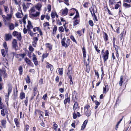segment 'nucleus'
Returning a JSON list of instances; mask_svg holds the SVG:
<instances>
[{
  "label": "nucleus",
  "mask_w": 131,
  "mask_h": 131,
  "mask_svg": "<svg viewBox=\"0 0 131 131\" xmlns=\"http://www.w3.org/2000/svg\"><path fill=\"white\" fill-rule=\"evenodd\" d=\"M35 10L34 7H32L30 9L29 14V16L30 18H32L34 17H37L39 16L40 13L38 12H37L35 14H32V13L35 12Z\"/></svg>",
  "instance_id": "1"
},
{
  "label": "nucleus",
  "mask_w": 131,
  "mask_h": 131,
  "mask_svg": "<svg viewBox=\"0 0 131 131\" xmlns=\"http://www.w3.org/2000/svg\"><path fill=\"white\" fill-rule=\"evenodd\" d=\"M84 109L86 115L87 116H90L91 114L90 106L89 105H86L84 107Z\"/></svg>",
  "instance_id": "2"
},
{
  "label": "nucleus",
  "mask_w": 131,
  "mask_h": 131,
  "mask_svg": "<svg viewBox=\"0 0 131 131\" xmlns=\"http://www.w3.org/2000/svg\"><path fill=\"white\" fill-rule=\"evenodd\" d=\"M66 40V38L64 37L61 40V43L62 46L66 47L70 45V39H67L66 43L65 42Z\"/></svg>",
  "instance_id": "3"
},
{
  "label": "nucleus",
  "mask_w": 131,
  "mask_h": 131,
  "mask_svg": "<svg viewBox=\"0 0 131 131\" xmlns=\"http://www.w3.org/2000/svg\"><path fill=\"white\" fill-rule=\"evenodd\" d=\"M72 69L73 68L72 66L70 64H69L68 68V72L67 73V74L68 75L70 80L72 79V77L71 75H70L69 73L70 72H71V74L72 73Z\"/></svg>",
  "instance_id": "4"
},
{
  "label": "nucleus",
  "mask_w": 131,
  "mask_h": 131,
  "mask_svg": "<svg viewBox=\"0 0 131 131\" xmlns=\"http://www.w3.org/2000/svg\"><path fill=\"white\" fill-rule=\"evenodd\" d=\"M109 52L108 50L105 51V52L103 54V57L104 61H106L108 58Z\"/></svg>",
  "instance_id": "5"
},
{
  "label": "nucleus",
  "mask_w": 131,
  "mask_h": 131,
  "mask_svg": "<svg viewBox=\"0 0 131 131\" xmlns=\"http://www.w3.org/2000/svg\"><path fill=\"white\" fill-rule=\"evenodd\" d=\"M8 94L7 95V97L8 98L9 94L12 92V87L11 84H8Z\"/></svg>",
  "instance_id": "6"
},
{
  "label": "nucleus",
  "mask_w": 131,
  "mask_h": 131,
  "mask_svg": "<svg viewBox=\"0 0 131 131\" xmlns=\"http://www.w3.org/2000/svg\"><path fill=\"white\" fill-rule=\"evenodd\" d=\"M12 37L11 34H6L5 36V40L6 41H9L11 40Z\"/></svg>",
  "instance_id": "7"
},
{
  "label": "nucleus",
  "mask_w": 131,
  "mask_h": 131,
  "mask_svg": "<svg viewBox=\"0 0 131 131\" xmlns=\"http://www.w3.org/2000/svg\"><path fill=\"white\" fill-rule=\"evenodd\" d=\"M12 46L13 48L16 49V47H17L16 40L15 39H14L12 42Z\"/></svg>",
  "instance_id": "8"
},
{
  "label": "nucleus",
  "mask_w": 131,
  "mask_h": 131,
  "mask_svg": "<svg viewBox=\"0 0 131 131\" xmlns=\"http://www.w3.org/2000/svg\"><path fill=\"white\" fill-rule=\"evenodd\" d=\"M32 60L35 65L37 66L38 64V62L36 56L34 55L33 56Z\"/></svg>",
  "instance_id": "9"
},
{
  "label": "nucleus",
  "mask_w": 131,
  "mask_h": 131,
  "mask_svg": "<svg viewBox=\"0 0 131 131\" xmlns=\"http://www.w3.org/2000/svg\"><path fill=\"white\" fill-rule=\"evenodd\" d=\"M89 9L91 14L92 15L93 17V20H95L96 21H98V19L95 13H92V11L91 10L90 8Z\"/></svg>",
  "instance_id": "10"
},
{
  "label": "nucleus",
  "mask_w": 131,
  "mask_h": 131,
  "mask_svg": "<svg viewBox=\"0 0 131 131\" xmlns=\"http://www.w3.org/2000/svg\"><path fill=\"white\" fill-rule=\"evenodd\" d=\"M108 85H106L104 86L103 88V94H106L107 92L108 91V89H107V88H108Z\"/></svg>",
  "instance_id": "11"
},
{
  "label": "nucleus",
  "mask_w": 131,
  "mask_h": 131,
  "mask_svg": "<svg viewBox=\"0 0 131 131\" xmlns=\"http://www.w3.org/2000/svg\"><path fill=\"white\" fill-rule=\"evenodd\" d=\"M78 107V104L77 102H75L73 106V110L74 112L77 111V110Z\"/></svg>",
  "instance_id": "12"
},
{
  "label": "nucleus",
  "mask_w": 131,
  "mask_h": 131,
  "mask_svg": "<svg viewBox=\"0 0 131 131\" xmlns=\"http://www.w3.org/2000/svg\"><path fill=\"white\" fill-rule=\"evenodd\" d=\"M28 25H27L28 29L29 28H30V29L33 28V27L32 25L31 22L29 21H28Z\"/></svg>",
  "instance_id": "13"
},
{
  "label": "nucleus",
  "mask_w": 131,
  "mask_h": 131,
  "mask_svg": "<svg viewBox=\"0 0 131 131\" xmlns=\"http://www.w3.org/2000/svg\"><path fill=\"white\" fill-rule=\"evenodd\" d=\"M68 11V9L66 8L63 10L62 13V14L63 15H66L67 14Z\"/></svg>",
  "instance_id": "14"
},
{
  "label": "nucleus",
  "mask_w": 131,
  "mask_h": 131,
  "mask_svg": "<svg viewBox=\"0 0 131 131\" xmlns=\"http://www.w3.org/2000/svg\"><path fill=\"white\" fill-rule=\"evenodd\" d=\"M70 97L66 98L64 101V103L65 104H66L67 103H69L70 102Z\"/></svg>",
  "instance_id": "15"
},
{
  "label": "nucleus",
  "mask_w": 131,
  "mask_h": 131,
  "mask_svg": "<svg viewBox=\"0 0 131 131\" xmlns=\"http://www.w3.org/2000/svg\"><path fill=\"white\" fill-rule=\"evenodd\" d=\"M104 35L103 36V38L104 40L106 41H107L108 40V36L107 34L105 32H104Z\"/></svg>",
  "instance_id": "16"
},
{
  "label": "nucleus",
  "mask_w": 131,
  "mask_h": 131,
  "mask_svg": "<svg viewBox=\"0 0 131 131\" xmlns=\"http://www.w3.org/2000/svg\"><path fill=\"white\" fill-rule=\"evenodd\" d=\"M28 30V33L31 36H33L34 34H36V33H33L32 31L31 30V29H30V28H29Z\"/></svg>",
  "instance_id": "17"
},
{
  "label": "nucleus",
  "mask_w": 131,
  "mask_h": 131,
  "mask_svg": "<svg viewBox=\"0 0 131 131\" xmlns=\"http://www.w3.org/2000/svg\"><path fill=\"white\" fill-rule=\"evenodd\" d=\"M9 29L10 30H13L15 28L14 25L13 23H10L9 25Z\"/></svg>",
  "instance_id": "18"
},
{
  "label": "nucleus",
  "mask_w": 131,
  "mask_h": 131,
  "mask_svg": "<svg viewBox=\"0 0 131 131\" xmlns=\"http://www.w3.org/2000/svg\"><path fill=\"white\" fill-rule=\"evenodd\" d=\"M14 122L16 126L19 127V123L18 122L17 118H15L14 119Z\"/></svg>",
  "instance_id": "19"
},
{
  "label": "nucleus",
  "mask_w": 131,
  "mask_h": 131,
  "mask_svg": "<svg viewBox=\"0 0 131 131\" xmlns=\"http://www.w3.org/2000/svg\"><path fill=\"white\" fill-rule=\"evenodd\" d=\"M21 13H20L19 12H17L16 14V16L17 18H20L21 17V14H23V13L21 11Z\"/></svg>",
  "instance_id": "20"
},
{
  "label": "nucleus",
  "mask_w": 131,
  "mask_h": 131,
  "mask_svg": "<svg viewBox=\"0 0 131 131\" xmlns=\"http://www.w3.org/2000/svg\"><path fill=\"white\" fill-rule=\"evenodd\" d=\"M25 93L23 92H21L20 94V99H23L25 97Z\"/></svg>",
  "instance_id": "21"
},
{
  "label": "nucleus",
  "mask_w": 131,
  "mask_h": 131,
  "mask_svg": "<svg viewBox=\"0 0 131 131\" xmlns=\"http://www.w3.org/2000/svg\"><path fill=\"white\" fill-rule=\"evenodd\" d=\"M123 76L121 75L120 77V80L119 82V85L120 86H121L122 85V84L123 82Z\"/></svg>",
  "instance_id": "22"
},
{
  "label": "nucleus",
  "mask_w": 131,
  "mask_h": 131,
  "mask_svg": "<svg viewBox=\"0 0 131 131\" xmlns=\"http://www.w3.org/2000/svg\"><path fill=\"white\" fill-rule=\"evenodd\" d=\"M1 124L2 126L4 128L6 127V121L5 120H2L1 122Z\"/></svg>",
  "instance_id": "23"
},
{
  "label": "nucleus",
  "mask_w": 131,
  "mask_h": 131,
  "mask_svg": "<svg viewBox=\"0 0 131 131\" xmlns=\"http://www.w3.org/2000/svg\"><path fill=\"white\" fill-rule=\"evenodd\" d=\"M2 73L4 75V77L5 78H6L7 77V74L6 73L5 70H2L1 71Z\"/></svg>",
  "instance_id": "24"
},
{
  "label": "nucleus",
  "mask_w": 131,
  "mask_h": 131,
  "mask_svg": "<svg viewBox=\"0 0 131 131\" xmlns=\"http://www.w3.org/2000/svg\"><path fill=\"white\" fill-rule=\"evenodd\" d=\"M7 109H2L1 111V115L3 116H5V115L4 113V111H5V112L6 113H7L6 112L7 111Z\"/></svg>",
  "instance_id": "25"
},
{
  "label": "nucleus",
  "mask_w": 131,
  "mask_h": 131,
  "mask_svg": "<svg viewBox=\"0 0 131 131\" xmlns=\"http://www.w3.org/2000/svg\"><path fill=\"white\" fill-rule=\"evenodd\" d=\"M25 61L27 63L29 64H30L31 63L30 60H29L27 58H26L25 59Z\"/></svg>",
  "instance_id": "26"
},
{
  "label": "nucleus",
  "mask_w": 131,
  "mask_h": 131,
  "mask_svg": "<svg viewBox=\"0 0 131 131\" xmlns=\"http://www.w3.org/2000/svg\"><path fill=\"white\" fill-rule=\"evenodd\" d=\"M18 70L19 72V74L21 75L23 73V68L21 66H20L19 67Z\"/></svg>",
  "instance_id": "27"
},
{
  "label": "nucleus",
  "mask_w": 131,
  "mask_h": 131,
  "mask_svg": "<svg viewBox=\"0 0 131 131\" xmlns=\"http://www.w3.org/2000/svg\"><path fill=\"white\" fill-rule=\"evenodd\" d=\"M3 6L5 12L6 13H8L9 10L8 8V7L5 6L4 5Z\"/></svg>",
  "instance_id": "28"
},
{
  "label": "nucleus",
  "mask_w": 131,
  "mask_h": 131,
  "mask_svg": "<svg viewBox=\"0 0 131 131\" xmlns=\"http://www.w3.org/2000/svg\"><path fill=\"white\" fill-rule=\"evenodd\" d=\"M7 16L6 17V20H10L11 18L12 15L11 14H7Z\"/></svg>",
  "instance_id": "29"
},
{
  "label": "nucleus",
  "mask_w": 131,
  "mask_h": 131,
  "mask_svg": "<svg viewBox=\"0 0 131 131\" xmlns=\"http://www.w3.org/2000/svg\"><path fill=\"white\" fill-rule=\"evenodd\" d=\"M19 32L16 31H15L13 32L12 35L14 36H16L18 35Z\"/></svg>",
  "instance_id": "30"
},
{
  "label": "nucleus",
  "mask_w": 131,
  "mask_h": 131,
  "mask_svg": "<svg viewBox=\"0 0 131 131\" xmlns=\"http://www.w3.org/2000/svg\"><path fill=\"white\" fill-rule=\"evenodd\" d=\"M17 36V39L20 41L22 38L21 33L20 32Z\"/></svg>",
  "instance_id": "31"
},
{
  "label": "nucleus",
  "mask_w": 131,
  "mask_h": 131,
  "mask_svg": "<svg viewBox=\"0 0 131 131\" xmlns=\"http://www.w3.org/2000/svg\"><path fill=\"white\" fill-rule=\"evenodd\" d=\"M26 82L28 83L29 84L30 83V79L29 77L28 76H27V78L26 79Z\"/></svg>",
  "instance_id": "32"
},
{
  "label": "nucleus",
  "mask_w": 131,
  "mask_h": 131,
  "mask_svg": "<svg viewBox=\"0 0 131 131\" xmlns=\"http://www.w3.org/2000/svg\"><path fill=\"white\" fill-rule=\"evenodd\" d=\"M2 99L0 97V109H2L3 108V105L1 102Z\"/></svg>",
  "instance_id": "33"
},
{
  "label": "nucleus",
  "mask_w": 131,
  "mask_h": 131,
  "mask_svg": "<svg viewBox=\"0 0 131 131\" xmlns=\"http://www.w3.org/2000/svg\"><path fill=\"white\" fill-rule=\"evenodd\" d=\"M33 43L36 44L38 40V38L36 37H34L33 38Z\"/></svg>",
  "instance_id": "34"
},
{
  "label": "nucleus",
  "mask_w": 131,
  "mask_h": 131,
  "mask_svg": "<svg viewBox=\"0 0 131 131\" xmlns=\"http://www.w3.org/2000/svg\"><path fill=\"white\" fill-rule=\"evenodd\" d=\"M123 6L127 8H129L131 7V6L130 4H128L127 3H124L123 4Z\"/></svg>",
  "instance_id": "35"
},
{
  "label": "nucleus",
  "mask_w": 131,
  "mask_h": 131,
  "mask_svg": "<svg viewBox=\"0 0 131 131\" xmlns=\"http://www.w3.org/2000/svg\"><path fill=\"white\" fill-rule=\"evenodd\" d=\"M1 51L3 56L4 57H5L6 53L5 51V50H1Z\"/></svg>",
  "instance_id": "36"
},
{
  "label": "nucleus",
  "mask_w": 131,
  "mask_h": 131,
  "mask_svg": "<svg viewBox=\"0 0 131 131\" xmlns=\"http://www.w3.org/2000/svg\"><path fill=\"white\" fill-rule=\"evenodd\" d=\"M57 27L56 25H54L53 30V34H54L56 33V31L57 30Z\"/></svg>",
  "instance_id": "37"
},
{
  "label": "nucleus",
  "mask_w": 131,
  "mask_h": 131,
  "mask_svg": "<svg viewBox=\"0 0 131 131\" xmlns=\"http://www.w3.org/2000/svg\"><path fill=\"white\" fill-rule=\"evenodd\" d=\"M46 46L47 48H49V49H52V46L49 43L46 44Z\"/></svg>",
  "instance_id": "38"
},
{
  "label": "nucleus",
  "mask_w": 131,
  "mask_h": 131,
  "mask_svg": "<svg viewBox=\"0 0 131 131\" xmlns=\"http://www.w3.org/2000/svg\"><path fill=\"white\" fill-rule=\"evenodd\" d=\"M70 39L74 42L77 43V42L75 39L74 36L73 35H71L70 37Z\"/></svg>",
  "instance_id": "39"
},
{
  "label": "nucleus",
  "mask_w": 131,
  "mask_h": 131,
  "mask_svg": "<svg viewBox=\"0 0 131 131\" xmlns=\"http://www.w3.org/2000/svg\"><path fill=\"white\" fill-rule=\"evenodd\" d=\"M79 21L78 20L76 19L75 21H74L73 22V25L74 26L75 25H77L79 23Z\"/></svg>",
  "instance_id": "40"
},
{
  "label": "nucleus",
  "mask_w": 131,
  "mask_h": 131,
  "mask_svg": "<svg viewBox=\"0 0 131 131\" xmlns=\"http://www.w3.org/2000/svg\"><path fill=\"white\" fill-rule=\"evenodd\" d=\"M83 57L84 58L86 57V51H85V50H83Z\"/></svg>",
  "instance_id": "41"
},
{
  "label": "nucleus",
  "mask_w": 131,
  "mask_h": 131,
  "mask_svg": "<svg viewBox=\"0 0 131 131\" xmlns=\"http://www.w3.org/2000/svg\"><path fill=\"white\" fill-rule=\"evenodd\" d=\"M59 31H60L61 32H63L64 31V28L62 27H60L59 28Z\"/></svg>",
  "instance_id": "42"
},
{
  "label": "nucleus",
  "mask_w": 131,
  "mask_h": 131,
  "mask_svg": "<svg viewBox=\"0 0 131 131\" xmlns=\"http://www.w3.org/2000/svg\"><path fill=\"white\" fill-rule=\"evenodd\" d=\"M59 73L60 75H62L63 74V70L62 68L59 69L58 70Z\"/></svg>",
  "instance_id": "43"
},
{
  "label": "nucleus",
  "mask_w": 131,
  "mask_h": 131,
  "mask_svg": "<svg viewBox=\"0 0 131 131\" xmlns=\"http://www.w3.org/2000/svg\"><path fill=\"white\" fill-rule=\"evenodd\" d=\"M89 23L90 26H93L94 25L93 23V21L92 20H90L89 21Z\"/></svg>",
  "instance_id": "44"
},
{
  "label": "nucleus",
  "mask_w": 131,
  "mask_h": 131,
  "mask_svg": "<svg viewBox=\"0 0 131 131\" xmlns=\"http://www.w3.org/2000/svg\"><path fill=\"white\" fill-rule=\"evenodd\" d=\"M115 0H109V2L110 3V4L112 5L113 4H114L115 2L114 1Z\"/></svg>",
  "instance_id": "45"
},
{
  "label": "nucleus",
  "mask_w": 131,
  "mask_h": 131,
  "mask_svg": "<svg viewBox=\"0 0 131 131\" xmlns=\"http://www.w3.org/2000/svg\"><path fill=\"white\" fill-rule=\"evenodd\" d=\"M55 12H52L51 14V16L52 18H55Z\"/></svg>",
  "instance_id": "46"
},
{
  "label": "nucleus",
  "mask_w": 131,
  "mask_h": 131,
  "mask_svg": "<svg viewBox=\"0 0 131 131\" xmlns=\"http://www.w3.org/2000/svg\"><path fill=\"white\" fill-rule=\"evenodd\" d=\"M2 17L4 19L3 21L5 22L6 23V17L4 15H2Z\"/></svg>",
  "instance_id": "47"
},
{
  "label": "nucleus",
  "mask_w": 131,
  "mask_h": 131,
  "mask_svg": "<svg viewBox=\"0 0 131 131\" xmlns=\"http://www.w3.org/2000/svg\"><path fill=\"white\" fill-rule=\"evenodd\" d=\"M73 118L74 119H75L77 118V114H76L75 112H74V113L73 114Z\"/></svg>",
  "instance_id": "48"
},
{
  "label": "nucleus",
  "mask_w": 131,
  "mask_h": 131,
  "mask_svg": "<svg viewBox=\"0 0 131 131\" xmlns=\"http://www.w3.org/2000/svg\"><path fill=\"white\" fill-rule=\"evenodd\" d=\"M39 29L40 28L39 27H36L33 28V30L34 32H35L36 31V30L39 31Z\"/></svg>",
  "instance_id": "49"
},
{
  "label": "nucleus",
  "mask_w": 131,
  "mask_h": 131,
  "mask_svg": "<svg viewBox=\"0 0 131 131\" xmlns=\"http://www.w3.org/2000/svg\"><path fill=\"white\" fill-rule=\"evenodd\" d=\"M43 80L42 79H41L40 80L39 84L40 85H41L43 84Z\"/></svg>",
  "instance_id": "50"
},
{
  "label": "nucleus",
  "mask_w": 131,
  "mask_h": 131,
  "mask_svg": "<svg viewBox=\"0 0 131 131\" xmlns=\"http://www.w3.org/2000/svg\"><path fill=\"white\" fill-rule=\"evenodd\" d=\"M49 111L47 110H46L45 111V115L46 116H49Z\"/></svg>",
  "instance_id": "51"
},
{
  "label": "nucleus",
  "mask_w": 131,
  "mask_h": 131,
  "mask_svg": "<svg viewBox=\"0 0 131 131\" xmlns=\"http://www.w3.org/2000/svg\"><path fill=\"white\" fill-rule=\"evenodd\" d=\"M3 46L4 48H5V49H7L8 48L7 47V44L5 42L4 43Z\"/></svg>",
  "instance_id": "52"
},
{
  "label": "nucleus",
  "mask_w": 131,
  "mask_h": 131,
  "mask_svg": "<svg viewBox=\"0 0 131 131\" xmlns=\"http://www.w3.org/2000/svg\"><path fill=\"white\" fill-rule=\"evenodd\" d=\"M49 23L47 22H46L45 23H44L43 24V26L44 27H46L47 26H49Z\"/></svg>",
  "instance_id": "53"
},
{
  "label": "nucleus",
  "mask_w": 131,
  "mask_h": 131,
  "mask_svg": "<svg viewBox=\"0 0 131 131\" xmlns=\"http://www.w3.org/2000/svg\"><path fill=\"white\" fill-rule=\"evenodd\" d=\"M25 55V54L24 53L19 54V56L21 57H22V59H23L24 58Z\"/></svg>",
  "instance_id": "54"
},
{
  "label": "nucleus",
  "mask_w": 131,
  "mask_h": 131,
  "mask_svg": "<svg viewBox=\"0 0 131 131\" xmlns=\"http://www.w3.org/2000/svg\"><path fill=\"white\" fill-rule=\"evenodd\" d=\"M94 102L95 103L96 105L97 106H99L100 104V103L98 102L97 101L95 100L94 101Z\"/></svg>",
  "instance_id": "55"
},
{
  "label": "nucleus",
  "mask_w": 131,
  "mask_h": 131,
  "mask_svg": "<svg viewBox=\"0 0 131 131\" xmlns=\"http://www.w3.org/2000/svg\"><path fill=\"white\" fill-rule=\"evenodd\" d=\"M51 6L50 5H48L47 6V9L49 12L51 11Z\"/></svg>",
  "instance_id": "56"
},
{
  "label": "nucleus",
  "mask_w": 131,
  "mask_h": 131,
  "mask_svg": "<svg viewBox=\"0 0 131 131\" xmlns=\"http://www.w3.org/2000/svg\"><path fill=\"white\" fill-rule=\"evenodd\" d=\"M33 92H37V89L36 87H35L34 88Z\"/></svg>",
  "instance_id": "57"
},
{
  "label": "nucleus",
  "mask_w": 131,
  "mask_h": 131,
  "mask_svg": "<svg viewBox=\"0 0 131 131\" xmlns=\"http://www.w3.org/2000/svg\"><path fill=\"white\" fill-rule=\"evenodd\" d=\"M48 55L47 54H43L42 56V57L43 59H44V58H46L48 56Z\"/></svg>",
  "instance_id": "58"
},
{
  "label": "nucleus",
  "mask_w": 131,
  "mask_h": 131,
  "mask_svg": "<svg viewBox=\"0 0 131 131\" xmlns=\"http://www.w3.org/2000/svg\"><path fill=\"white\" fill-rule=\"evenodd\" d=\"M28 28L27 29H26L25 28H24L23 29V32L24 34H26L27 33V31H28Z\"/></svg>",
  "instance_id": "59"
},
{
  "label": "nucleus",
  "mask_w": 131,
  "mask_h": 131,
  "mask_svg": "<svg viewBox=\"0 0 131 131\" xmlns=\"http://www.w3.org/2000/svg\"><path fill=\"white\" fill-rule=\"evenodd\" d=\"M88 5V3L87 2L83 4V6L85 8H87Z\"/></svg>",
  "instance_id": "60"
},
{
  "label": "nucleus",
  "mask_w": 131,
  "mask_h": 131,
  "mask_svg": "<svg viewBox=\"0 0 131 131\" xmlns=\"http://www.w3.org/2000/svg\"><path fill=\"white\" fill-rule=\"evenodd\" d=\"M119 5L118 4H116L115 5V9H117L119 7Z\"/></svg>",
  "instance_id": "61"
},
{
  "label": "nucleus",
  "mask_w": 131,
  "mask_h": 131,
  "mask_svg": "<svg viewBox=\"0 0 131 131\" xmlns=\"http://www.w3.org/2000/svg\"><path fill=\"white\" fill-rule=\"evenodd\" d=\"M79 17V14H76L75 16L73 18L74 20H75L77 18Z\"/></svg>",
  "instance_id": "62"
},
{
  "label": "nucleus",
  "mask_w": 131,
  "mask_h": 131,
  "mask_svg": "<svg viewBox=\"0 0 131 131\" xmlns=\"http://www.w3.org/2000/svg\"><path fill=\"white\" fill-rule=\"evenodd\" d=\"M88 122V120H86L84 121V122H83L82 125H84V126H86V125L87 124Z\"/></svg>",
  "instance_id": "63"
},
{
  "label": "nucleus",
  "mask_w": 131,
  "mask_h": 131,
  "mask_svg": "<svg viewBox=\"0 0 131 131\" xmlns=\"http://www.w3.org/2000/svg\"><path fill=\"white\" fill-rule=\"evenodd\" d=\"M47 94H45L43 96V98L44 100H45L47 98Z\"/></svg>",
  "instance_id": "64"
}]
</instances>
